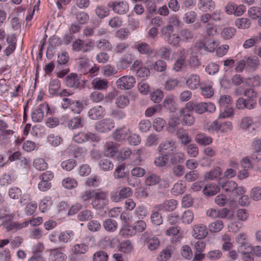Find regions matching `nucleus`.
<instances>
[{"label": "nucleus", "mask_w": 261, "mask_h": 261, "mask_svg": "<svg viewBox=\"0 0 261 261\" xmlns=\"http://www.w3.org/2000/svg\"><path fill=\"white\" fill-rule=\"evenodd\" d=\"M174 28L171 24L162 28L161 36H164L168 43L174 46H179L181 39L178 34L173 33Z\"/></svg>", "instance_id": "f257e3e1"}, {"label": "nucleus", "mask_w": 261, "mask_h": 261, "mask_svg": "<svg viewBox=\"0 0 261 261\" xmlns=\"http://www.w3.org/2000/svg\"><path fill=\"white\" fill-rule=\"evenodd\" d=\"M187 109L194 111L196 113L202 114L205 112L213 113L216 110L215 106L211 102H194L189 101L187 103Z\"/></svg>", "instance_id": "f03ea898"}, {"label": "nucleus", "mask_w": 261, "mask_h": 261, "mask_svg": "<svg viewBox=\"0 0 261 261\" xmlns=\"http://www.w3.org/2000/svg\"><path fill=\"white\" fill-rule=\"evenodd\" d=\"M187 51L185 49L181 50L176 60L175 65H198L200 64L198 57L196 55H191L189 59L186 61Z\"/></svg>", "instance_id": "7ed1b4c3"}, {"label": "nucleus", "mask_w": 261, "mask_h": 261, "mask_svg": "<svg viewBox=\"0 0 261 261\" xmlns=\"http://www.w3.org/2000/svg\"><path fill=\"white\" fill-rule=\"evenodd\" d=\"M49 113L50 109L48 105L44 102L33 110L31 113V118L34 122H41L44 118V113Z\"/></svg>", "instance_id": "20e7f679"}, {"label": "nucleus", "mask_w": 261, "mask_h": 261, "mask_svg": "<svg viewBox=\"0 0 261 261\" xmlns=\"http://www.w3.org/2000/svg\"><path fill=\"white\" fill-rule=\"evenodd\" d=\"M100 140V138L96 134L91 132H79L74 135L73 140L78 143H83L87 141L97 142Z\"/></svg>", "instance_id": "39448f33"}, {"label": "nucleus", "mask_w": 261, "mask_h": 261, "mask_svg": "<svg viewBox=\"0 0 261 261\" xmlns=\"http://www.w3.org/2000/svg\"><path fill=\"white\" fill-rule=\"evenodd\" d=\"M94 41L91 39L83 41L81 39H76L72 44L73 49L76 51H82L83 52L90 51L94 48Z\"/></svg>", "instance_id": "423d86ee"}, {"label": "nucleus", "mask_w": 261, "mask_h": 261, "mask_svg": "<svg viewBox=\"0 0 261 261\" xmlns=\"http://www.w3.org/2000/svg\"><path fill=\"white\" fill-rule=\"evenodd\" d=\"M133 193V190L130 188L124 187L120 189L118 193L112 192L110 194V198L112 201L117 202L120 201L122 199L130 197Z\"/></svg>", "instance_id": "0eeeda50"}, {"label": "nucleus", "mask_w": 261, "mask_h": 261, "mask_svg": "<svg viewBox=\"0 0 261 261\" xmlns=\"http://www.w3.org/2000/svg\"><path fill=\"white\" fill-rule=\"evenodd\" d=\"M177 143L172 139L166 140L162 142L158 146L160 152L164 154H171L176 151Z\"/></svg>", "instance_id": "6e6552de"}, {"label": "nucleus", "mask_w": 261, "mask_h": 261, "mask_svg": "<svg viewBox=\"0 0 261 261\" xmlns=\"http://www.w3.org/2000/svg\"><path fill=\"white\" fill-rule=\"evenodd\" d=\"M64 109L69 108L74 113L79 114L83 110V103L80 101H73L70 98H64L62 103Z\"/></svg>", "instance_id": "1a4fd4ad"}, {"label": "nucleus", "mask_w": 261, "mask_h": 261, "mask_svg": "<svg viewBox=\"0 0 261 261\" xmlns=\"http://www.w3.org/2000/svg\"><path fill=\"white\" fill-rule=\"evenodd\" d=\"M136 83V80L133 76H123L116 81L117 88L121 90H129L133 88Z\"/></svg>", "instance_id": "9d476101"}, {"label": "nucleus", "mask_w": 261, "mask_h": 261, "mask_svg": "<svg viewBox=\"0 0 261 261\" xmlns=\"http://www.w3.org/2000/svg\"><path fill=\"white\" fill-rule=\"evenodd\" d=\"M114 121L111 118H105L95 125V129L99 133H106L110 131L114 127Z\"/></svg>", "instance_id": "9b49d317"}, {"label": "nucleus", "mask_w": 261, "mask_h": 261, "mask_svg": "<svg viewBox=\"0 0 261 261\" xmlns=\"http://www.w3.org/2000/svg\"><path fill=\"white\" fill-rule=\"evenodd\" d=\"M218 45L219 44L216 41L207 38H204L202 40L199 41L196 43V46L199 48L209 52L214 51Z\"/></svg>", "instance_id": "f8f14e48"}, {"label": "nucleus", "mask_w": 261, "mask_h": 261, "mask_svg": "<svg viewBox=\"0 0 261 261\" xmlns=\"http://www.w3.org/2000/svg\"><path fill=\"white\" fill-rule=\"evenodd\" d=\"M236 107L239 110H252L256 106V100L252 98L245 99L243 97L239 98L236 103Z\"/></svg>", "instance_id": "ddd939ff"}, {"label": "nucleus", "mask_w": 261, "mask_h": 261, "mask_svg": "<svg viewBox=\"0 0 261 261\" xmlns=\"http://www.w3.org/2000/svg\"><path fill=\"white\" fill-rule=\"evenodd\" d=\"M93 198L92 205L96 209L102 208L108 204V200L106 195L103 192H96L94 194Z\"/></svg>", "instance_id": "4468645a"}, {"label": "nucleus", "mask_w": 261, "mask_h": 261, "mask_svg": "<svg viewBox=\"0 0 261 261\" xmlns=\"http://www.w3.org/2000/svg\"><path fill=\"white\" fill-rule=\"evenodd\" d=\"M192 236L197 239H203L208 234V229L204 224L199 223L193 226Z\"/></svg>", "instance_id": "2eb2a0df"}, {"label": "nucleus", "mask_w": 261, "mask_h": 261, "mask_svg": "<svg viewBox=\"0 0 261 261\" xmlns=\"http://www.w3.org/2000/svg\"><path fill=\"white\" fill-rule=\"evenodd\" d=\"M108 6L112 8L115 13L119 14L126 13L128 10V5L126 2H110Z\"/></svg>", "instance_id": "dca6fc26"}, {"label": "nucleus", "mask_w": 261, "mask_h": 261, "mask_svg": "<svg viewBox=\"0 0 261 261\" xmlns=\"http://www.w3.org/2000/svg\"><path fill=\"white\" fill-rule=\"evenodd\" d=\"M179 226H171L166 231V234L171 237V240L173 243H176L180 241L182 238V233L180 232Z\"/></svg>", "instance_id": "f3484780"}, {"label": "nucleus", "mask_w": 261, "mask_h": 261, "mask_svg": "<svg viewBox=\"0 0 261 261\" xmlns=\"http://www.w3.org/2000/svg\"><path fill=\"white\" fill-rule=\"evenodd\" d=\"M49 256L53 261H66L67 255L64 253V248L58 247L49 250Z\"/></svg>", "instance_id": "a211bd4d"}, {"label": "nucleus", "mask_w": 261, "mask_h": 261, "mask_svg": "<svg viewBox=\"0 0 261 261\" xmlns=\"http://www.w3.org/2000/svg\"><path fill=\"white\" fill-rule=\"evenodd\" d=\"M66 84L69 87L80 89L83 86V82L80 80L77 74L71 73L66 78Z\"/></svg>", "instance_id": "6ab92c4d"}, {"label": "nucleus", "mask_w": 261, "mask_h": 261, "mask_svg": "<svg viewBox=\"0 0 261 261\" xmlns=\"http://www.w3.org/2000/svg\"><path fill=\"white\" fill-rule=\"evenodd\" d=\"M2 225L8 231H16L26 227L28 225L27 221L23 223H17L11 221V220H3Z\"/></svg>", "instance_id": "aec40b11"}, {"label": "nucleus", "mask_w": 261, "mask_h": 261, "mask_svg": "<svg viewBox=\"0 0 261 261\" xmlns=\"http://www.w3.org/2000/svg\"><path fill=\"white\" fill-rule=\"evenodd\" d=\"M192 111L187 109V105L185 108L180 110V114L182 116L181 122L183 124L188 126L193 125L195 122V118L192 115Z\"/></svg>", "instance_id": "412c9836"}, {"label": "nucleus", "mask_w": 261, "mask_h": 261, "mask_svg": "<svg viewBox=\"0 0 261 261\" xmlns=\"http://www.w3.org/2000/svg\"><path fill=\"white\" fill-rule=\"evenodd\" d=\"M105 114V109L101 106L94 107L88 112V116L93 120L99 119L103 117Z\"/></svg>", "instance_id": "4be33fe9"}, {"label": "nucleus", "mask_w": 261, "mask_h": 261, "mask_svg": "<svg viewBox=\"0 0 261 261\" xmlns=\"http://www.w3.org/2000/svg\"><path fill=\"white\" fill-rule=\"evenodd\" d=\"M177 138L182 145L187 146L191 143V138L189 136L186 130L182 128H179L176 132Z\"/></svg>", "instance_id": "5701e85b"}, {"label": "nucleus", "mask_w": 261, "mask_h": 261, "mask_svg": "<svg viewBox=\"0 0 261 261\" xmlns=\"http://www.w3.org/2000/svg\"><path fill=\"white\" fill-rule=\"evenodd\" d=\"M195 141L199 145L206 146L212 143L213 139L205 134L200 133L195 135Z\"/></svg>", "instance_id": "b1692460"}, {"label": "nucleus", "mask_w": 261, "mask_h": 261, "mask_svg": "<svg viewBox=\"0 0 261 261\" xmlns=\"http://www.w3.org/2000/svg\"><path fill=\"white\" fill-rule=\"evenodd\" d=\"M118 152L116 144L113 142H109L105 145L103 153L105 156L113 157Z\"/></svg>", "instance_id": "393cba45"}, {"label": "nucleus", "mask_w": 261, "mask_h": 261, "mask_svg": "<svg viewBox=\"0 0 261 261\" xmlns=\"http://www.w3.org/2000/svg\"><path fill=\"white\" fill-rule=\"evenodd\" d=\"M177 201L174 199L165 201L164 203L156 205L157 210L165 211H172L176 208Z\"/></svg>", "instance_id": "a878e982"}, {"label": "nucleus", "mask_w": 261, "mask_h": 261, "mask_svg": "<svg viewBox=\"0 0 261 261\" xmlns=\"http://www.w3.org/2000/svg\"><path fill=\"white\" fill-rule=\"evenodd\" d=\"M91 85L95 90H104L108 87V82L107 80L97 77L92 81Z\"/></svg>", "instance_id": "bb28decb"}, {"label": "nucleus", "mask_w": 261, "mask_h": 261, "mask_svg": "<svg viewBox=\"0 0 261 261\" xmlns=\"http://www.w3.org/2000/svg\"><path fill=\"white\" fill-rule=\"evenodd\" d=\"M129 133V129L126 127H123L115 130L113 137L117 141H122L127 138Z\"/></svg>", "instance_id": "cd10ccee"}, {"label": "nucleus", "mask_w": 261, "mask_h": 261, "mask_svg": "<svg viewBox=\"0 0 261 261\" xmlns=\"http://www.w3.org/2000/svg\"><path fill=\"white\" fill-rule=\"evenodd\" d=\"M240 127L245 131H251L254 130V122L251 117L246 116L243 117L240 123Z\"/></svg>", "instance_id": "c85d7f7f"}, {"label": "nucleus", "mask_w": 261, "mask_h": 261, "mask_svg": "<svg viewBox=\"0 0 261 261\" xmlns=\"http://www.w3.org/2000/svg\"><path fill=\"white\" fill-rule=\"evenodd\" d=\"M260 41L261 33H258L256 35H254L251 38L246 40L243 44V46L245 49L250 48Z\"/></svg>", "instance_id": "c756f323"}, {"label": "nucleus", "mask_w": 261, "mask_h": 261, "mask_svg": "<svg viewBox=\"0 0 261 261\" xmlns=\"http://www.w3.org/2000/svg\"><path fill=\"white\" fill-rule=\"evenodd\" d=\"M200 80L198 75L192 74L188 79L186 84L188 87L191 90H195L200 86Z\"/></svg>", "instance_id": "7c9ffc66"}, {"label": "nucleus", "mask_w": 261, "mask_h": 261, "mask_svg": "<svg viewBox=\"0 0 261 261\" xmlns=\"http://www.w3.org/2000/svg\"><path fill=\"white\" fill-rule=\"evenodd\" d=\"M163 106L171 112H175L176 110V104L174 96H167L163 101Z\"/></svg>", "instance_id": "2f4dec72"}, {"label": "nucleus", "mask_w": 261, "mask_h": 261, "mask_svg": "<svg viewBox=\"0 0 261 261\" xmlns=\"http://www.w3.org/2000/svg\"><path fill=\"white\" fill-rule=\"evenodd\" d=\"M162 181V179L159 175L155 174H148L146 176L145 184L147 186H154L159 184Z\"/></svg>", "instance_id": "473e14b6"}, {"label": "nucleus", "mask_w": 261, "mask_h": 261, "mask_svg": "<svg viewBox=\"0 0 261 261\" xmlns=\"http://www.w3.org/2000/svg\"><path fill=\"white\" fill-rule=\"evenodd\" d=\"M234 25L239 29L245 30L248 29L251 26V22L247 18L242 17L237 18L235 20Z\"/></svg>", "instance_id": "72a5a7b5"}, {"label": "nucleus", "mask_w": 261, "mask_h": 261, "mask_svg": "<svg viewBox=\"0 0 261 261\" xmlns=\"http://www.w3.org/2000/svg\"><path fill=\"white\" fill-rule=\"evenodd\" d=\"M161 210L156 209V205L153 208L151 214L150 220L151 223L156 225H160L163 223V219L161 214L159 213Z\"/></svg>", "instance_id": "f704fd0d"}, {"label": "nucleus", "mask_w": 261, "mask_h": 261, "mask_svg": "<svg viewBox=\"0 0 261 261\" xmlns=\"http://www.w3.org/2000/svg\"><path fill=\"white\" fill-rule=\"evenodd\" d=\"M215 3L212 0H199V8L203 12L211 11L215 8Z\"/></svg>", "instance_id": "c9c22d12"}, {"label": "nucleus", "mask_w": 261, "mask_h": 261, "mask_svg": "<svg viewBox=\"0 0 261 261\" xmlns=\"http://www.w3.org/2000/svg\"><path fill=\"white\" fill-rule=\"evenodd\" d=\"M79 66L78 71L80 74H86L89 73L90 75L94 76L97 74L99 68L97 66Z\"/></svg>", "instance_id": "e433bc0d"}, {"label": "nucleus", "mask_w": 261, "mask_h": 261, "mask_svg": "<svg viewBox=\"0 0 261 261\" xmlns=\"http://www.w3.org/2000/svg\"><path fill=\"white\" fill-rule=\"evenodd\" d=\"M202 94L206 98H211L214 95L213 83L210 82L207 84H201L200 86Z\"/></svg>", "instance_id": "4c0bfd02"}, {"label": "nucleus", "mask_w": 261, "mask_h": 261, "mask_svg": "<svg viewBox=\"0 0 261 261\" xmlns=\"http://www.w3.org/2000/svg\"><path fill=\"white\" fill-rule=\"evenodd\" d=\"M247 235L243 232L241 233L236 236V240L237 242L240 244V246L239 247L240 250H242L243 248H244L245 249L250 248V245L247 241Z\"/></svg>", "instance_id": "58836bf2"}, {"label": "nucleus", "mask_w": 261, "mask_h": 261, "mask_svg": "<svg viewBox=\"0 0 261 261\" xmlns=\"http://www.w3.org/2000/svg\"><path fill=\"white\" fill-rule=\"evenodd\" d=\"M74 236V232L71 230L61 232L58 236L60 242L67 243L71 241Z\"/></svg>", "instance_id": "ea45409f"}, {"label": "nucleus", "mask_w": 261, "mask_h": 261, "mask_svg": "<svg viewBox=\"0 0 261 261\" xmlns=\"http://www.w3.org/2000/svg\"><path fill=\"white\" fill-rule=\"evenodd\" d=\"M219 191V188L216 184H210L204 187L203 192L204 195L210 196L216 194Z\"/></svg>", "instance_id": "a19ab883"}, {"label": "nucleus", "mask_w": 261, "mask_h": 261, "mask_svg": "<svg viewBox=\"0 0 261 261\" xmlns=\"http://www.w3.org/2000/svg\"><path fill=\"white\" fill-rule=\"evenodd\" d=\"M148 214L146 207L143 205H138L134 211L135 216L140 220L143 219Z\"/></svg>", "instance_id": "79ce46f5"}, {"label": "nucleus", "mask_w": 261, "mask_h": 261, "mask_svg": "<svg viewBox=\"0 0 261 261\" xmlns=\"http://www.w3.org/2000/svg\"><path fill=\"white\" fill-rule=\"evenodd\" d=\"M15 179L16 177L12 173H4L0 178V185L2 186H8Z\"/></svg>", "instance_id": "37998d69"}, {"label": "nucleus", "mask_w": 261, "mask_h": 261, "mask_svg": "<svg viewBox=\"0 0 261 261\" xmlns=\"http://www.w3.org/2000/svg\"><path fill=\"white\" fill-rule=\"evenodd\" d=\"M236 33V29L233 27H226L221 32V36L224 39L231 38Z\"/></svg>", "instance_id": "c03bdc74"}, {"label": "nucleus", "mask_w": 261, "mask_h": 261, "mask_svg": "<svg viewBox=\"0 0 261 261\" xmlns=\"http://www.w3.org/2000/svg\"><path fill=\"white\" fill-rule=\"evenodd\" d=\"M194 214L192 211L188 210L185 211L180 218L181 222L186 224H189L192 223L194 220Z\"/></svg>", "instance_id": "a18cd8bd"}, {"label": "nucleus", "mask_w": 261, "mask_h": 261, "mask_svg": "<svg viewBox=\"0 0 261 261\" xmlns=\"http://www.w3.org/2000/svg\"><path fill=\"white\" fill-rule=\"evenodd\" d=\"M103 226L107 231L109 232H114L117 229L118 224L115 220L111 219H108L103 222Z\"/></svg>", "instance_id": "49530a36"}, {"label": "nucleus", "mask_w": 261, "mask_h": 261, "mask_svg": "<svg viewBox=\"0 0 261 261\" xmlns=\"http://www.w3.org/2000/svg\"><path fill=\"white\" fill-rule=\"evenodd\" d=\"M248 16L251 19L256 20L261 16V8L251 7L248 10Z\"/></svg>", "instance_id": "de8ad7c7"}, {"label": "nucleus", "mask_w": 261, "mask_h": 261, "mask_svg": "<svg viewBox=\"0 0 261 261\" xmlns=\"http://www.w3.org/2000/svg\"><path fill=\"white\" fill-rule=\"evenodd\" d=\"M185 191L186 184L182 181H179L175 183L171 190L172 193L176 195L182 194Z\"/></svg>", "instance_id": "09e8293b"}, {"label": "nucleus", "mask_w": 261, "mask_h": 261, "mask_svg": "<svg viewBox=\"0 0 261 261\" xmlns=\"http://www.w3.org/2000/svg\"><path fill=\"white\" fill-rule=\"evenodd\" d=\"M33 166L39 171H44L48 168V164L44 159L39 158L34 160Z\"/></svg>", "instance_id": "8fccbe9b"}, {"label": "nucleus", "mask_w": 261, "mask_h": 261, "mask_svg": "<svg viewBox=\"0 0 261 261\" xmlns=\"http://www.w3.org/2000/svg\"><path fill=\"white\" fill-rule=\"evenodd\" d=\"M98 165L101 169L103 171L111 170L114 167V165L111 160L108 159H101L99 161Z\"/></svg>", "instance_id": "3c124183"}, {"label": "nucleus", "mask_w": 261, "mask_h": 261, "mask_svg": "<svg viewBox=\"0 0 261 261\" xmlns=\"http://www.w3.org/2000/svg\"><path fill=\"white\" fill-rule=\"evenodd\" d=\"M221 173V168L216 167L213 168L211 171L206 172L204 175L205 179L213 180L218 177Z\"/></svg>", "instance_id": "603ef678"}, {"label": "nucleus", "mask_w": 261, "mask_h": 261, "mask_svg": "<svg viewBox=\"0 0 261 261\" xmlns=\"http://www.w3.org/2000/svg\"><path fill=\"white\" fill-rule=\"evenodd\" d=\"M234 110L232 107L230 106H226L224 109L220 110L218 118L219 119H224L229 118L233 116Z\"/></svg>", "instance_id": "864d4df0"}, {"label": "nucleus", "mask_w": 261, "mask_h": 261, "mask_svg": "<svg viewBox=\"0 0 261 261\" xmlns=\"http://www.w3.org/2000/svg\"><path fill=\"white\" fill-rule=\"evenodd\" d=\"M62 186L66 189H72L77 186V181L71 177H66L62 180Z\"/></svg>", "instance_id": "5fc2aeb1"}, {"label": "nucleus", "mask_w": 261, "mask_h": 261, "mask_svg": "<svg viewBox=\"0 0 261 261\" xmlns=\"http://www.w3.org/2000/svg\"><path fill=\"white\" fill-rule=\"evenodd\" d=\"M129 100L126 95H120L115 100V104L117 107L123 109L126 107L129 103Z\"/></svg>", "instance_id": "6e6d98bb"}, {"label": "nucleus", "mask_w": 261, "mask_h": 261, "mask_svg": "<svg viewBox=\"0 0 261 261\" xmlns=\"http://www.w3.org/2000/svg\"><path fill=\"white\" fill-rule=\"evenodd\" d=\"M129 227L132 228L134 231V233H136V232H142L146 229V224L144 221L139 219V220L137 221L133 225Z\"/></svg>", "instance_id": "4d7b16f0"}, {"label": "nucleus", "mask_w": 261, "mask_h": 261, "mask_svg": "<svg viewBox=\"0 0 261 261\" xmlns=\"http://www.w3.org/2000/svg\"><path fill=\"white\" fill-rule=\"evenodd\" d=\"M223 228V223L221 220H217L208 225V229L211 232H217Z\"/></svg>", "instance_id": "13d9d810"}, {"label": "nucleus", "mask_w": 261, "mask_h": 261, "mask_svg": "<svg viewBox=\"0 0 261 261\" xmlns=\"http://www.w3.org/2000/svg\"><path fill=\"white\" fill-rule=\"evenodd\" d=\"M205 130L208 132L214 134L216 132L219 131V123L217 120L207 122L204 127Z\"/></svg>", "instance_id": "bf43d9fd"}, {"label": "nucleus", "mask_w": 261, "mask_h": 261, "mask_svg": "<svg viewBox=\"0 0 261 261\" xmlns=\"http://www.w3.org/2000/svg\"><path fill=\"white\" fill-rule=\"evenodd\" d=\"M68 126L72 129L82 127V119L80 117L73 118L69 121Z\"/></svg>", "instance_id": "052dcab7"}, {"label": "nucleus", "mask_w": 261, "mask_h": 261, "mask_svg": "<svg viewBox=\"0 0 261 261\" xmlns=\"http://www.w3.org/2000/svg\"><path fill=\"white\" fill-rule=\"evenodd\" d=\"M259 60L257 56H254L247 58L246 60H241L239 65H257Z\"/></svg>", "instance_id": "680f3d73"}, {"label": "nucleus", "mask_w": 261, "mask_h": 261, "mask_svg": "<svg viewBox=\"0 0 261 261\" xmlns=\"http://www.w3.org/2000/svg\"><path fill=\"white\" fill-rule=\"evenodd\" d=\"M22 194L21 189L16 187H13L9 189L8 195L10 198L13 199H19Z\"/></svg>", "instance_id": "e2e57ef3"}, {"label": "nucleus", "mask_w": 261, "mask_h": 261, "mask_svg": "<svg viewBox=\"0 0 261 261\" xmlns=\"http://www.w3.org/2000/svg\"><path fill=\"white\" fill-rule=\"evenodd\" d=\"M51 205L50 198L45 197L40 202L39 208L42 212L44 213L50 208Z\"/></svg>", "instance_id": "0e129e2a"}, {"label": "nucleus", "mask_w": 261, "mask_h": 261, "mask_svg": "<svg viewBox=\"0 0 261 261\" xmlns=\"http://www.w3.org/2000/svg\"><path fill=\"white\" fill-rule=\"evenodd\" d=\"M88 250V247L85 244H76L72 248V252L75 254H84Z\"/></svg>", "instance_id": "69168bd1"}, {"label": "nucleus", "mask_w": 261, "mask_h": 261, "mask_svg": "<svg viewBox=\"0 0 261 261\" xmlns=\"http://www.w3.org/2000/svg\"><path fill=\"white\" fill-rule=\"evenodd\" d=\"M160 242L159 239L156 237H153L149 239L147 243V248L150 251H153L157 249L160 246Z\"/></svg>", "instance_id": "338daca9"}, {"label": "nucleus", "mask_w": 261, "mask_h": 261, "mask_svg": "<svg viewBox=\"0 0 261 261\" xmlns=\"http://www.w3.org/2000/svg\"><path fill=\"white\" fill-rule=\"evenodd\" d=\"M76 163L74 160L69 159L61 163V166L63 169L66 171H71L76 166Z\"/></svg>", "instance_id": "774afa93"}]
</instances>
